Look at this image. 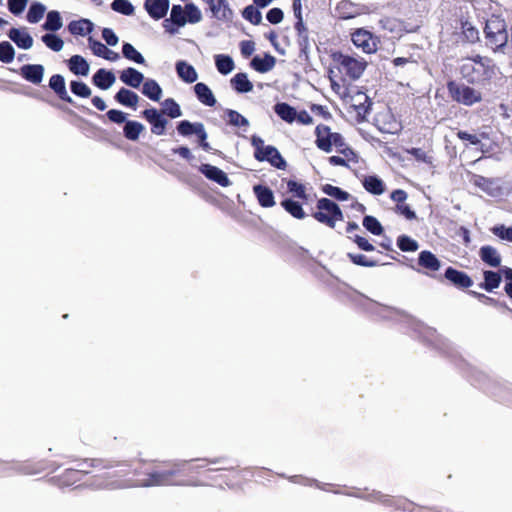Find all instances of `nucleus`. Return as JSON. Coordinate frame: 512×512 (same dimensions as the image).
<instances>
[{
	"mask_svg": "<svg viewBox=\"0 0 512 512\" xmlns=\"http://www.w3.org/2000/svg\"><path fill=\"white\" fill-rule=\"evenodd\" d=\"M115 100L124 106L135 108L139 101V96L129 89L121 88L116 93Z\"/></svg>",
	"mask_w": 512,
	"mask_h": 512,
	"instance_id": "26",
	"label": "nucleus"
},
{
	"mask_svg": "<svg viewBox=\"0 0 512 512\" xmlns=\"http://www.w3.org/2000/svg\"><path fill=\"white\" fill-rule=\"evenodd\" d=\"M363 226L374 235H381L383 232L381 223L373 216H365Z\"/></svg>",
	"mask_w": 512,
	"mask_h": 512,
	"instance_id": "51",
	"label": "nucleus"
},
{
	"mask_svg": "<svg viewBox=\"0 0 512 512\" xmlns=\"http://www.w3.org/2000/svg\"><path fill=\"white\" fill-rule=\"evenodd\" d=\"M68 67L72 73L81 76H87L90 70L88 62L80 55H73L68 60Z\"/></svg>",
	"mask_w": 512,
	"mask_h": 512,
	"instance_id": "23",
	"label": "nucleus"
},
{
	"mask_svg": "<svg viewBox=\"0 0 512 512\" xmlns=\"http://www.w3.org/2000/svg\"><path fill=\"white\" fill-rule=\"evenodd\" d=\"M120 80L132 88H138L144 80V75L135 68L129 67L120 73Z\"/></svg>",
	"mask_w": 512,
	"mask_h": 512,
	"instance_id": "19",
	"label": "nucleus"
},
{
	"mask_svg": "<svg viewBox=\"0 0 512 512\" xmlns=\"http://www.w3.org/2000/svg\"><path fill=\"white\" fill-rule=\"evenodd\" d=\"M362 184L369 193L374 195H381L385 191L384 182L377 176L364 177Z\"/></svg>",
	"mask_w": 512,
	"mask_h": 512,
	"instance_id": "28",
	"label": "nucleus"
},
{
	"mask_svg": "<svg viewBox=\"0 0 512 512\" xmlns=\"http://www.w3.org/2000/svg\"><path fill=\"white\" fill-rule=\"evenodd\" d=\"M457 136L459 139H461L463 141H468L473 146L479 145L481 143V137H485L484 134L479 136L476 134H470L466 131H459L457 133Z\"/></svg>",
	"mask_w": 512,
	"mask_h": 512,
	"instance_id": "57",
	"label": "nucleus"
},
{
	"mask_svg": "<svg viewBox=\"0 0 512 512\" xmlns=\"http://www.w3.org/2000/svg\"><path fill=\"white\" fill-rule=\"evenodd\" d=\"M397 245L399 249L404 252H414L419 248L417 241L406 235H401L398 237Z\"/></svg>",
	"mask_w": 512,
	"mask_h": 512,
	"instance_id": "47",
	"label": "nucleus"
},
{
	"mask_svg": "<svg viewBox=\"0 0 512 512\" xmlns=\"http://www.w3.org/2000/svg\"><path fill=\"white\" fill-rule=\"evenodd\" d=\"M445 277L457 287L468 288L473 284L472 280L466 273L458 271L452 267H449L445 271Z\"/></svg>",
	"mask_w": 512,
	"mask_h": 512,
	"instance_id": "16",
	"label": "nucleus"
},
{
	"mask_svg": "<svg viewBox=\"0 0 512 512\" xmlns=\"http://www.w3.org/2000/svg\"><path fill=\"white\" fill-rule=\"evenodd\" d=\"M334 132L331 131V129L326 125H318L315 129V135L316 140L315 144L316 146L326 152L329 153L332 151V136Z\"/></svg>",
	"mask_w": 512,
	"mask_h": 512,
	"instance_id": "11",
	"label": "nucleus"
},
{
	"mask_svg": "<svg viewBox=\"0 0 512 512\" xmlns=\"http://www.w3.org/2000/svg\"><path fill=\"white\" fill-rule=\"evenodd\" d=\"M380 26L393 34L401 35L403 31H407L403 28L402 23L395 18H383L379 21Z\"/></svg>",
	"mask_w": 512,
	"mask_h": 512,
	"instance_id": "38",
	"label": "nucleus"
},
{
	"mask_svg": "<svg viewBox=\"0 0 512 512\" xmlns=\"http://www.w3.org/2000/svg\"><path fill=\"white\" fill-rule=\"evenodd\" d=\"M287 188L290 193L294 194V196H296L298 198H303V199L306 198L305 187L302 184H299L295 181L290 180L287 183Z\"/></svg>",
	"mask_w": 512,
	"mask_h": 512,
	"instance_id": "56",
	"label": "nucleus"
},
{
	"mask_svg": "<svg viewBox=\"0 0 512 512\" xmlns=\"http://www.w3.org/2000/svg\"><path fill=\"white\" fill-rule=\"evenodd\" d=\"M169 19L176 26L183 27L187 23L185 7L183 8L181 5H173Z\"/></svg>",
	"mask_w": 512,
	"mask_h": 512,
	"instance_id": "40",
	"label": "nucleus"
},
{
	"mask_svg": "<svg viewBox=\"0 0 512 512\" xmlns=\"http://www.w3.org/2000/svg\"><path fill=\"white\" fill-rule=\"evenodd\" d=\"M348 257L350 260L357 265L365 266V267H373L376 265V262L374 261H368L367 257L363 254H352L349 253Z\"/></svg>",
	"mask_w": 512,
	"mask_h": 512,
	"instance_id": "58",
	"label": "nucleus"
},
{
	"mask_svg": "<svg viewBox=\"0 0 512 512\" xmlns=\"http://www.w3.org/2000/svg\"><path fill=\"white\" fill-rule=\"evenodd\" d=\"M215 65L219 73L227 75L235 68L233 59L224 54L215 55Z\"/></svg>",
	"mask_w": 512,
	"mask_h": 512,
	"instance_id": "33",
	"label": "nucleus"
},
{
	"mask_svg": "<svg viewBox=\"0 0 512 512\" xmlns=\"http://www.w3.org/2000/svg\"><path fill=\"white\" fill-rule=\"evenodd\" d=\"M450 97L459 104L473 106L482 101V93L470 86L455 81L447 84Z\"/></svg>",
	"mask_w": 512,
	"mask_h": 512,
	"instance_id": "5",
	"label": "nucleus"
},
{
	"mask_svg": "<svg viewBox=\"0 0 512 512\" xmlns=\"http://www.w3.org/2000/svg\"><path fill=\"white\" fill-rule=\"evenodd\" d=\"M409 154H411L416 160L424 162V163H432V157L428 155L423 149L421 148H412L407 151Z\"/></svg>",
	"mask_w": 512,
	"mask_h": 512,
	"instance_id": "59",
	"label": "nucleus"
},
{
	"mask_svg": "<svg viewBox=\"0 0 512 512\" xmlns=\"http://www.w3.org/2000/svg\"><path fill=\"white\" fill-rule=\"evenodd\" d=\"M225 118L227 120V123L234 127H245L247 128L249 126V121L246 117L241 115L239 112L232 110V109H226L225 110Z\"/></svg>",
	"mask_w": 512,
	"mask_h": 512,
	"instance_id": "35",
	"label": "nucleus"
},
{
	"mask_svg": "<svg viewBox=\"0 0 512 512\" xmlns=\"http://www.w3.org/2000/svg\"><path fill=\"white\" fill-rule=\"evenodd\" d=\"M495 69L491 59L479 55L463 59L459 68L462 77L472 84L490 80L495 75Z\"/></svg>",
	"mask_w": 512,
	"mask_h": 512,
	"instance_id": "1",
	"label": "nucleus"
},
{
	"mask_svg": "<svg viewBox=\"0 0 512 512\" xmlns=\"http://www.w3.org/2000/svg\"><path fill=\"white\" fill-rule=\"evenodd\" d=\"M199 171L204 174L206 178L216 182L222 187H228L231 185V181L229 180L227 174L216 166L210 164H202L199 167Z\"/></svg>",
	"mask_w": 512,
	"mask_h": 512,
	"instance_id": "10",
	"label": "nucleus"
},
{
	"mask_svg": "<svg viewBox=\"0 0 512 512\" xmlns=\"http://www.w3.org/2000/svg\"><path fill=\"white\" fill-rule=\"evenodd\" d=\"M63 25L62 18L58 11H49L47 13L46 21L43 24V29L47 31H57Z\"/></svg>",
	"mask_w": 512,
	"mask_h": 512,
	"instance_id": "37",
	"label": "nucleus"
},
{
	"mask_svg": "<svg viewBox=\"0 0 512 512\" xmlns=\"http://www.w3.org/2000/svg\"><path fill=\"white\" fill-rule=\"evenodd\" d=\"M492 232L499 238L512 242V227L495 226L492 228Z\"/></svg>",
	"mask_w": 512,
	"mask_h": 512,
	"instance_id": "55",
	"label": "nucleus"
},
{
	"mask_svg": "<svg viewBox=\"0 0 512 512\" xmlns=\"http://www.w3.org/2000/svg\"><path fill=\"white\" fill-rule=\"evenodd\" d=\"M162 106V113L167 114L171 118H178L182 115L180 106L172 98L165 99L162 103Z\"/></svg>",
	"mask_w": 512,
	"mask_h": 512,
	"instance_id": "43",
	"label": "nucleus"
},
{
	"mask_svg": "<svg viewBox=\"0 0 512 512\" xmlns=\"http://www.w3.org/2000/svg\"><path fill=\"white\" fill-rule=\"evenodd\" d=\"M316 208L317 211L313 214V217L330 228H334L336 222L343 220L340 207L328 198L319 199Z\"/></svg>",
	"mask_w": 512,
	"mask_h": 512,
	"instance_id": "4",
	"label": "nucleus"
},
{
	"mask_svg": "<svg viewBox=\"0 0 512 512\" xmlns=\"http://www.w3.org/2000/svg\"><path fill=\"white\" fill-rule=\"evenodd\" d=\"M115 80V75L105 69H99L92 78L93 84L103 90L109 89L115 83Z\"/></svg>",
	"mask_w": 512,
	"mask_h": 512,
	"instance_id": "18",
	"label": "nucleus"
},
{
	"mask_svg": "<svg viewBox=\"0 0 512 512\" xmlns=\"http://www.w3.org/2000/svg\"><path fill=\"white\" fill-rule=\"evenodd\" d=\"M481 259L492 267H498L501 263V257L498 251L492 246H483L480 249Z\"/></svg>",
	"mask_w": 512,
	"mask_h": 512,
	"instance_id": "29",
	"label": "nucleus"
},
{
	"mask_svg": "<svg viewBox=\"0 0 512 512\" xmlns=\"http://www.w3.org/2000/svg\"><path fill=\"white\" fill-rule=\"evenodd\" d=\"M68 30L73 35L85 36L93 30V23L88 19L72 21L68 25Z\"/></svg>",
	"mask_w": 512,
	"mask_h": 512,
	"instance_id": "30",
	"label": "nucleus"
},
{
	"mask_svg": "<svg viewBox=\"0 0 512 512\" xmlns=\"http://www.w3.org/2000/svg\"><path fill=\"white\" fill-rule=\"evenodd\" d=\"M281 205L293 217L297 219H303L305 217V212L300 203L293 201L291 199H286L281 202Z\"/></svg>",
	"mask_w": 512,
	"mask_h": 512,
	"instance_id": "39",
	"label": "nucleus"
},
{
	"mask_svg": "<svg viewBox=\"0 0 512 512\" xmlns=\"http://www.w3.org/2000/svg\"><path fill=\"white\" fill-rule=\"evenodd\" d=\"M42 41L48 48H50L51 50H53L55 52L61 51L64 46L63 40L59 36L52 34V33L43 35Z\"/></svg>",
	"mask_w": 512,
	"mask_h": 512,
	"instance_id": "44",
	"label": "nucleus"
},
{
	"mask_svg": "<svg viewBox=\"0 0 512 512\" xmlns=\"http://www.w3.org/2000/svg\"><path fill=\"white\" fill-rule=\"evenodd\" d=\"M230 83L238 93H248L253 90V84L249 81L245 73L236 74L231 78Z\"/></svg>",
	"mask_w": 512,
	"mask_h": 512,
	"instance_id": "27",
	"label": "nucleus"
},
{
	"mask_svg": "<svg viewBox=\"0 0 512 512\" xmlns=\"http://www.w3.org/2000/svg\"><path fill=\"white\" fill-rule=\"evenodd\" d=\"M185 462L177 463L174 465V469L164 471V472H153L149 475V478L145 481H142L138 484V486L142 487H150V486H163L172 484L170 478L176 475L181 468L184 466Z\"/></svg>",
	"mask_w": 512,
	"mask_h": 512,
	"instance_id": "6",
	"label": "nucleus"
},
{
	"mask_svg": "<svg viewBox=\"0 0 512 512\" xmlns=\"http://www.w3.org/2000/svg\"><path fill=\"white\" fill-rule=\"evenodd\" d=\"M275 113L284 121L292 123L296 120L297 111L287 103H277L274 106Z\"/></svg>",
	"mask_w": 512,
	"mask_h": 512,
	"instance_id": "32",
	"label": "nucleus"
},
{
	"mask_svg": "<svg viewBox=\"0 0 512 512\" xmlns=\"http://www.w3.org/2000/svg\"><path fill=\"white\" fill-rule=\"evenodd\" d=\"M323 192L339 201H346L350 195L346 191H343L339 187L327 184L323 187Z\"/></svg>",
	"mask_w": 512,
	"mask_h": 512,
	"instance_id": "50",
	"label": "nucleus"
},
{
	"mask_svg": "<svg viewBox=\"0 0 512 512\" xmlns=\"http://www.w3.org/2000/svg\"><path fill=\"white\" fill-rule=\"evenodd\" d=\"M176 72L179 78L186 83H193L198 78L195 68L183 60L176 63Z\"/></svg>",
	"mask_w": 512,
	"mask_h": 512,
	"instance_id": "22",
	"label": "nucleus"
},
{
	"mask_svg": "<svg viewBox=\"0 0 512 512\" xmlns=\"http://www.w3.org/2000/svg\"><path fill=\"white\" fill-rule=\"evenodd\" d=\"M107 117L111 122L121 124L126 121V115L124 112L116 109H111L107 112Z\"/></svg>",
	"mask_w": 512,
	"mask_h": 512,
	"instance_id": "62",
	"label": "nucleus"
},
{
	"mask_svg": "<svg viewBox=\"0 0 512 512\" xmlns=\"http://www.w3.org/2000/svg\"><path fill=\"white\" fill-rule=\"evenodd\" d=\"M8 36L19 48L30 49L33 46V38L25 30L12 28Z\"/></svg>",
	"mask_w": 512,
	"mask_h": 512,
	"instance_id": "17",
	"label": "nucleus"
},
{
	"mask_svg": "<svg viewBox=\"0 0 512 512\" xmlns=\"http://www.w3.org/2000/svg\"><path fill=\"white\" fill-rule=\"evenodd\" d=\"M21 75L29 82L33 84H39L42 82L44 75V67L40 64H28L24 65L20 69Z\"/></svg>",
	"mask_w": 512,
	"mask_h": 512,
	"instance_id": "14",
	"label": "nucleus"
},
{
	"mask_svg": "<svg viewBox=\"0 0 512 512\" xmlns=\"http://www.w3.org/2000/svg\"><path fill=\"white\" fill-rule=\"evenodd\" d=\"M275 63V57L267 54L263 58L258 56L254 57L251 61V66L260 73H266L274 68Z\"/></svg>",
	"mask_w": 512,
	"mask_h": 512,
	"instance_id": "25",
	"label": "nucleus"
},
{
	"mask_svg": "<svg viewBox=\"0 0 512 512\" xmlns=\"http://www.w3.org/2000/svg\"><path fill=\"white\" fill-rule=\"evenodd\" d=\"M333 61L337 64L339 72L350 80L359 79L367 67V62L364 58L343 53L333 54Z\"/></svg>",
	"mask_w": 512,
	"mask_h": 512,
	"instance_id": "3",
	"label": "nucleus"
},
{
	"mask_svg": "<svg viewBox=\"0 0 512 512\" xmlns=\"http://www.w3.org/2000/svg\"><path fill=\"white\" fill-rule=\"evenodd\" d=\"M203 124L200 122L191 123L188 120H183L178 123L177 125V131L182 136H189L192 134H197L198 128L202 127Z\"/></svg>",
	"mask_w": 512,
	"mask_h": 512,
	"instance_id": "42",
	"label": "nucleus"
},
{
	"mask_svg": "<svg viewBox=\"0 0 512 512\" xmlns=\"http://www.w3.org/2000/svg\"><path fill=\"white\" fill-rule=\"evenodd\" d=\"M27 2L28 0H8L9 10L11 13L19 15L24 11Z\"/></svg>",
	"mask_w": 512,
	"mask_h": 512,
	"instance_id": "60",
	"label": "nucleus"
},
{
	"mask_svg": "<svg viewBox=\"0 0 512 512\" xmlns=\"http://www.w3.org/2000/svg\"><path fill=\"white\" fill-rule=\"evenodd\" d=\"M470 182L480 188L489 196L497 197L501 194V185L499 179L486 178L481 175H473Z\"/></svg>",
	"mask_w": 512,
	"mask_h": 512,
	"instance_id": "8",
	"label": "nucleus"
},
{
	"mask_svg": "<svg viewBox=\"0 0 512 512\" xmlns=\"http://www.w3.org/2000/svg\"><path fill=\"white\" fill-rule=\"evenodd\" d=\"M396 210L399 214L403 215L405 218L412 220L416 218V214L411 208L406 204H397Z\"/></svg>",
	"mask_w": 512,
	"mask_h": 512,
	"instance_id": "64",
	"label": "nucleus"
},
{
	"mask_svg": "<svg viewBox=\"0 0 512 512\" xmlns=\"http://www.w3.org/2000/svg\"><path fill=\"white\" fill-rule=\"evenodd\" d=\"M258 161H268L272 166L278 169H284L286 162L274 146H266L264 152L256 157Z\"/></svg>",
	"mask_w": 512,
	"mask_h": 512,
	"instance_id": "12",
	"label": "nucleus"
},
{
	"mask_svg": "<svg viewBox=\"0 0 512 512\" xmlns=\"http://www.w3.org/2000/svg\"><path fill=\"white\" fill-rule=\"evenodd\" d=\"M71 91L82 98H88L91 96V89L84 83L80 81H72L70 84Z\"/></svg>",
	"mask_w": 512,
	"mask_h": 512,
	"instance_id": "54",
	"label": "nucleus"
},
{
	"mask_svg": "<svg viewBox=\"0 0 512 512\" xmlns=\"http://www.w3.org/2000/svg\"><path fill=\"white\" fill-rule=\"evenodd\" d=\"M243 17L254 25L260 24L262 20L261 12L253 5L247 6L242 13Z\"/></svg>",
	"mask_w": 512,
	"mask_h": 512,
	"instance_id": "53",
	"label": "nucleus"
},
{
	"mask_svg": "<svg viewBox=\"0 0 512 512\" xmlns=\"http://www.w3.org/2000/svg\"><path fill=\"white\" fill-rule=\"evenodd\" d=\"M185 14L187 22L191 24L199 23L202 20V13L200 9L193 3L185 5Z\"/></svg>",
	"mask_w": 512,
	"mask_h": 512,
	"instance_id": "48",
	"label": "nucleus"
},
{
	"mask_svg": "<svg viewBox=\"0 0 512 512\" xmlns=\"http://www.w3.org/2000/svg\"><path fill=\"white\" fill-rule=\"evenodd\" d=\"M253 191L261 206L272 207L275 205L273 192L268 187L256 185Z\"/></svg>",
	"mask_w": 512,
	"mask_h": 512,
	"instance_id": "24",
	"label": "nucleus"
},
{
	"mask_svg": "<svg viewBox=\"0 0 512 512\" xmlns=\"http://www.w3.org/2000/svg\"><path fill=\"white\" fill-rule=\"evenodd\" d=\"M352 42L365 53H373L377 50V39L364 29H358L352 33Z\"/></svg>",
	"mask_w": 512,
	"mask_h": 512,
	"instance_id": "7",
	"label": "nucleus"
},
{
	"mask_svg": "<svg viewBox=\"0 0 512 512\" xmlns=\"http://www.w3.org/2000/svg\"><path fill=\"white\" fill-rule=\"evenodd\" d=\"M88 42L91 50L96 56L102 57L109 61H116L119 59L120 56L117 52L110 50L104 44L94 40L92 37H89Z\"/></svg>",
	"mask_w": 512,
	"mask_h": 512,
	"instance_id": "15",
	"label": "nucleus"
},
{
	"mask_svg": "<svg viewBox=\"0 0 512 512\" xmlns=\"http://www.w3.org/2000/svg\"><path fill=\"white\" fill-rule=\"evenodd\" d=\"M111 8L123 15H132L134 13V7L128 0H114L111 4Z\"/></svg>",
	"mask_w": 512,
	"mask_h": 512,
	"instance_id": "52",
	"label": "nucleus"
},
{
	"mask_svg": "<svg viewBox=\"0 0 512 512\" xmlns=\"http://www.w3.org/2000/svg\"><path fill=\"white\" fill-rule=\"evenodd\" d=\"M102 37L106 41V43L110 46L117 45L119 39L116 34L110 28H104L102 31Z\"/></svg>",
	"mask_w": 512,
	"mask_h": 512,
	"instance_id": "63",
	"label": "nucleus"
},
{
	"mask_svg": "<svg viewBox=\"0 0 512 512\" xmlns=\"http://www.w3.org/2000/svg\"><path fill=\"white\" fill-rule=\"evenodd\" d=\"M123 56L129 60L134 61L138 64H143L145 62L144 57L140 52H138L134 46L130 43H125L122 47Z\"/></svg>",
	"mask_w": 512,
	"mask_h": 512,
	"instance_id": "45",
	"label": "nucleus"
},
{
	"mask_svg": "<svg viewBox=\"0 0 512 512\" xmlns=\"http://www.w3.org/2000/svg\"><path fill=\"white\" fill-rule=\"evenodd\" d=\"M142 93L153 101H159L162 96V88L153 79H147L143 83Z\"/></svg>",
	"mask_w": 512,
	"mask_h": 512,
	"instance_id": "31",
	"label": "nucleus"
},
{
	"mask_svg": "<svg viewBox=\"0 0 512 512\" xmlns=\"http://www.w3.org/2000/svg\"><path fill=\"white\" fill-rule=\"evenodd\" d=\"M418 261H419V265H421L422 267L429 269L431 271H437L440 268L439 260L430 251H422L419 254Z\"/></svg>",
	"mask_w": 512,
	"mask_h": 512,
	"instance_id": "34",
	"label": "nucleus"
},
{
	"mask_svg": "<svg viewBox=\"0 0 512 512\" xmlns=\"http://www.w3.org/2000/svg\"><path fill=\"white\" fill-rule=\"evenodd\" d=\"M144 6L149 15L158 20L167 14L169 0H145Z\"/></svg>",
	"mask_w": 512,
	"mask_h": 512,
	"instance_id": "13",
	"label": "nucleus"
},
{
	"mask_svg": "<svg viewBox=\"0 0 512 512\" xmlns=\"http://www.w3.org/2000/svg\"><path fill=\"white\" fill-rule=\"evenodd\" d=\"M484 36L486 46L493 52L507 53L509 34L505 20L498 16L492 15L485 22Z\"/></svg>",
	"mask_w": 512,
	"mask_h": 512,
	"instance_id": "2",
	"label": "nucleus"
},
{
	"mask_svg": "<svg viewBox=\"0 0 512 512\" xmlns=\"http://www.w3.org/2000/svg\"><path fill=\"white\" fill-rule=\"evenodd\" d=\"M284 14L280 8H272L268 11L266 18L272 24H278L283 20Z\"/></svg>",
	"mask_w": 512,
	"mask_h": 512,
	"instance_id": "61",
	"label": "nucleus"
},
{
	"mask_svg": "<svg viewBox=\"0 0 512 512\" xmlns=\"http://www.w3.org/2000/svg\"><path fill=\"white\" fill-rule=\"evenodd\" d=\"M144 130L143 124L137 121H127L124 126V135L127 139L136 141Z\"/></svg>",
	"mask_w": 512,
	"mask_h": 512,
	"instance_id": "36",
	"label": "nucleus"
},
{
	"mask_svg": "<svg viewBox=\"0 0 512 512\" xmlns=\"http://www.w3.org/2000/svg\"><path fill=\"white\" fill-rule=\"evenodd\" d=\"M194 92L198 100L206 106H214L216 104V98L211 89L204 83H197L194 86Z\"/></svg>",
	"mask_w": 512,
	"mask_h": 512,
	"instance_id": "21",
	"label": "nucleus"
},
{
	"mask_svg": "<svg viewBox=\"0 0 512 512\" xmlns=\"http://www.w3.org/2000/svg\"><path fill=\"white\" fill-rule=\"evenodd\" d=\"M45 11H46V8L43 4L37 3V2L33 3L30 6L28 13H27L28 22H30V23L39 22L43 18Z\"/></svg>",
	"mask_w": 512,
	"mask_h": 512,
	"instance_id": "41",
	"label": "nucleus"
},
{
	"mask_svg": "<svg viewBox=\"0 0 512 512\" xmlns=\"http://www.w3.org/2000/svg\"><path fill=\"white\" fill-rule=\"evenodd\" d=\"M15 56V50L11 43L3 41L0 43V61L3 63H11Z\"/></svg>",
	"mask_w": 512,
	"mask_h": 512,
	"instance_id": "49",
	"label": "nucleus"
},
{
	"mask_svg": "<svg viewBox=\"0 0 512 512\" xmlns=\"http://www.w3.org/2000/svg\"><path fill=\"white\" fill-rule=\"evenodd\" d=\"M484 289L486 291H492L495 288H498L501 283V276L499 273L494 271H485L484 272Z\"/></svg>",
	"mask_w": 512,
	"mask_h": 512,
	"instance_id": "46",
	"label": "nucleus"
},
{
	"mask_svg": "<svg viewBox=\"0 0 512 512\" xmlns=\"http://www.w3.org/2000/svg\"><path fill=\"white\" fill-rule=\"evenodd\" d=\"M50 88L63 100L68 103H72V98L68 95L64 77L55 74L49 80Z\"/></svg>",
	"mask_w": 512,
	"mask_h": 512,
	"instance_id": "20",
	"label": "nucleus"
},
{
	"mask_svg": "<svg viewBox=\"0 0 512 512\" xmlns=\"http://www.w3.org/2000/svg\"><path fill=\"white\" fill-rule=\"evenodd\" d=\"M142 114L144 118L152 125L151 131L153 134H164L168 120L165 119L157 109H146Z\"/></svg>",
	"mask_w": 512,
	"mask_h": 512,
	"instance_id": "9",
	"label": "nucleus"
}]
</instances>
